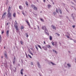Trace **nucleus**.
<instances>
[{"mask_svg":"<svg viewBox=\"0 0 76 76\" xmlns=\"http://www.w3.org/2000/svg\"><path fill=\"white\" fill-rule=\"evenodd\" d=\"M59 10V12H60V13L61 14L62 13V12H61V10L59 9L58 10Z\"/></svg>","mask_w":76,"mask_h":76,"instance_id":"obj_25","label":"nucleus"},{"mask_svg":"<svg viewBox=\"0 0 76 76\" xmlns=\"http://www.w3.org/2000/svg\"><path fill=\"white\" fill-rule=\"evenodd\" d=\"M34 10H37V7H36L35 6L34 7Z\"/></svg>","mask_w":76,"mask_h":76,"instance_id":"obj_29","label":"nucleus"},{"mask_svg":"<svg viewBox=\"0 0 76 76\" xmlns=\"http://www.w3.org/2000/svg\"><path fill=\"white\" fill-rule=\"evenodd\" d=\"M66 36L68 38H70V37H69V36H67L66 35Z\"/></svg>","mask_w":76,"mask_h":76,"instance_id":"obj_45","label":"nucleus"},{"mask_svg":"<svg viewBox=\"0 0 76 76\" xmlns=\"http://www.w3.org/2000/svg\"><path fill=\"white\" fill-rule=\"evenodd\" d=\"M75 25H73V26H72V28H75Z\"/></svg>","mask_w":76,"mask_h":76,"instance_id":"obj_41","label":"nucleus"},{"mask_svg":"<svg viewBox=\"0 0 76 76\" xmlns=\"http://www.w3.org/2000/svg\"><path fill=\"white\" fill-rule=\"evenodd\" d=\"M14 27L15 28L16 30H17V31H18V30L19 29H18V26H16V25H15L14 26Z\"/></svg>","mask_w":76,"mask_h":76,"instance_id":"obj_11","label":"nucleus"},{"mask_svg":"<svg viewBox=\"0 0 76 76\" xmlns=\"http://www.w3.org/2000/svg\"><path fill=\"white\" fill-rule=\"evenodd\" d=\"M9 30L7 31L6 33L7 35V37H9Z\"/></svg>","mask_w":76,"mask_h":76,"instance_id":"obj_16","label":"nucleus"},{"mask_svg":"<svg viewBox=\"0 0 76 76\" xmlns=\"http://www.w3.org/2000/svg\"><path fill=\"white\" fill-rule=\"evenodd\" d=\"M15 23H17V22H16V20L15 21Z\"/></svg>","mask_w":76,"mask_h":76,"instance_id":"obj_52","label":"nucleus"},{"mask_svg":"<svg viewBox=\"0 0 76 76\" xmlns=\"http://www.w3.org/2000/svg\"><path fill=\"white\" fill-rule=\"evenodd\" d=\"M18 14H19V12H18Z\"/></svg>","mask_w":76,"mask_h":76,"instance_id":"obj_62","label":"nucleus"},{"mask_svg":"<svg viewBox=\"0 0 76 76\" xmlns=\"http://www.w3.org/2000/svg\"><path fill=\"white\" fill-rule=\"evenodd\" d=\"M37 26V28H38V30H39V31L40 29H39V26Z\"/></svg>","mask_w":76,"mask_h":76,"instance_id":"obj_33","label":"nucleus"},{"mask_svg":"<svg viewBox=\"0 0 76 76\" xmlns=\"http://www.w3.org/2000/svg\"><path fill=\"white\" fill-rule=\"evenodd\" d=\"M4 33V31H1V34H3Z\"/></svg>","mask_w":76,"mask_h":76,"instance_id":"obj_46","label":"nucleus"},{"mask_svg":"<svg viewBox=\"0 0 76 76\" xmlns=\"http://www.w3.org/2000/svg\"><path fill=\"white\" fill-rule=\"evenodd\" d=\"M26 57L27 58H28V56L27 55H26Z\"/></svg>","mask_w":76,"mask_h":76,"instance_id":"obj_55","label":"nucleus"},{"mask_svg":"<svg viewBox=\"0 0 76 76\" xmlns=\"http://www.w3.org/2000/svg\"><path fill=\"white\" fill-rule=\"evenodd\" d=\"M35 47L37 49V51H38V48L37 47V45H35Z\"/></svg>","mask_w":76,"mask_h":76,"instance_id":"obj_24","label":"nucleus"},{"mask_svg":"<svg viewBox=\"0 0 76 76\" xmlns=\"http://www.w3.org/2000/svg\"><path fill=\"white\" fill-rule=\"evenodd\" d=\"M20 43L21 44V45H23V42L22 41H20Z\"/></svg>","mask_w":76,"mask_h":76,"instance_id":"obj_35","label":"nucleus"},{"mask_svg":"<svg viewBox=\"0 0 76 76\" xmlns=\"http://www.w3.org/2000/svg\"><path fill=\"white\" fill-rule=\"evenodd\" d=\"M16 58L14 57V61L13 62V64H15V62H16Z\"/></svg>","mask_w":76,"mask_h":76,"instance_id":"obj_7","label":"nucleus"},{"mask_svg":"<svg viewBox=\"0 0 76 76\" xmlns=\"http://www.w3.org/2000/svg\"><path fill=\"white\" fill-rule=\"evenodd\" d=\"M56 35H57L58 36H60V34H59L58 33H56Z\"/></svg>","mask_w":76,"mask_h":76,"instance_id":"obj_38","label":"nucleus"},{"mask_svg":"<svg viewBox=\"0 0 76 76\" xmlns=\"http://www.w3.org/2000/svg\"><path fill=\"white\" fill-rule=\"evenodd\" d=\"M29 53H30V54H31V55H32V56H33V54H32V53L31 52V51H30Z\"/></svg>","mask_w":76,"mask_h":76,"instance_id":"obj_36","label":"nucleus"},{"mask_svg":"<svg viewBox=\"0 0 76 76\" xmlns=\"http://www.w3.org/2000/svg\"><path fill=\"white\" fill-rule=\"evenodd\" d=\"M37 65L39 67V68H40V65H39V62H37Z\"/></svg>","mask_w":76,"mask_h":76,"instance_id":"obj_19","label":"nucleus"},{"mask_svg":"<svg viewBox=\"0 0 76 76\" xmlns=\"http://www.w3.org/2000/svg\"><path fill=\"white\" fill-rule=\"evenodd\" d=\"M7 16L8 18L12 17V13L10 12L8 13L7 14Z\"/></svg>","mask_w":76,"mask_h":76,"instance_id":"obj_4","label":"nucleus"},{"mask_svg":"<svg viewBox=\"0 0 76 76\" xmlns=\"http://www.w3.org/2000/svg\"><path fill=\"white\" fill-rule=\"evenodd\" d=\"M51 43H52L53 45V46H55V47H57V42H52Z\"/></svg>","mask_w":76,"mask_h":76,"instance_id":"obj_2","label":"nucleus"},{"mask_svg":"<svg viewBox=\"0 0 76 76\" xmlns=\"http://www.w3.org/2000/svg\"><path fill=\"white\" fill-rule=\"evenodd\" d=\"M7 25H8V23H7Z\"/></svg>","mask_w":76,"mask_h":76,"instance_id":"obj_57","label":"nucleus"},{"mask_svg":"<svg viewBox=\"0 0 76 76\" xmlns=\"http://www.w3.org/2000/svg\"><path fill=\"white\" fill-rule=\"evenodd\" d=\"M51 5L50 4H48V9H50V8H51Z\"/></svg>","mask_w":76,"mask_h":76,"instance_id":"obj_14","label":"nucleus"},{"mask_svg":"<svg viewBox=\"0 0 76 76\" xmlns=\"http://www.w3.org/2000/svg\"><path fill=\"white\" fill-rule=\"evenodd\" d=\"M26 23H27L28 24V26H30V24H29V22H28V20H26Z\"/></svg>","mask_w":76,"mask_h":76,"instance_id":"obj_20","label":"nucleus"},{"mask_svg":"<svg viewBox=\"0 0 76 76\" xmlns=\"http://www.w3.org/2000/svg\"><path fill=\"white\" fill-rule=\"evenodd\" d=\"M23 69H22L21 70H20V73L22 75H23Z\"/></svg>","mask_w":76,"mask_h":76,"instance_id":"obj_10","label":"nucleus"},{"mask_svg":"<svg viewBox=\"0 0 76 76\" xmlns=\"http://www.w3.org/2000/svg\"><path fill=\"white\" fill-rule=\"evenodd\" d=\"M72 40H73V41L74 42H76V40H74V39H71Z\"/></svg>","mask_w":76,"mask_h":76,"instance_id":"obj_40","label":"nucleus"},{"mask_svg":"<svg viewBox=\"0 0 76 76\" xmlns=\"http://www.w3.org/2000/svg\"><path fill=\"white\" fill-rule=\"evenodd\" d=\"M47 47L48 48H51V46H50V45H47Z\"/></svg>","mask_w":76,"mask_h":76,"instance_id":"obj_9","label":"nucleus"},{"mask_svg":"<svg viewBox=\"0 0 76 76\" xmlns=\"http://www.w3.org/2000/svg\"><path fill=\"white\" fill-rule=\"evenodd\" d=\"M53 4H54V2L53 3Z\"/></svg>","mask_w":76,"mask_h":76,"instance_id":"obj_61","label":"nucleus"},{"mask_svg":"<svg viewBox=\"0 0 76 76\" xmlns=\"http://www.w3.org/2000/svg\"><path fill=\"white\" fill-rule=\"evenodd\" d=\"M59 23H61V22L60 21Z\"/></svg>","mask_w":76,"mask_h":76,"instance_id":"obj_54","label":"nucleus"},{"mask_svg":"<svg viewBox=\"0 0 76 76\" xmlns=\"http://www.w3.org/2000/svg\"><path fill=\"white\" fill-rule=\"evenodd\" d=\"M41 12H41H41H40V13H41Z\"/></svg>","mask_w":76,"mask_h":76,"instance_id":"obj_64","label":"nucleus"},{"mask_svg":"<svg viewBox=\"0 0 76 76\" xmlns=\"http://www.w3.org/2000/svg\"><path fill=\"white\" fill-rule=\"evenodd\" d=\"M19 8L20 10H22V9H23V7L21 6H19Z\"/></svg>","mask_w":76,"mask_h":76,"instance_id":"obj_17","label":"nucleus"},{"mask_svg":"<svg viewBox=\"0 0 76 76\" xmlns=\"http://www.w3.org/2000/svg\"><path fill=\"white\" fill-rule=\"evenodd\" d=\"M40 20L41 21H42V22H44V19H43L41 18H40Z\"/></svg>","mask_w":76,"mask_h":76,"instance_id":"obj_31","label":"nucleus"},{"mask_svg":"<svg viewBox=\"0 0 76 76\" xmlns=\"http://www.w3.org/2000/svg\"><path fill=\"white\" fill-rule=\"evenodd\" d=\"M56 12L57 13H58V10H57V9H56Z\"/></svg>","mask_w":76,"mask_h":76,"instance_id":"obj_37","label":"nucleus"},{"mask_svg":"<svg viewBox=\"0 0 76 76\" xmlns=\"http://www.w3.org/2000/svg\"><path fill=\"white\" fill-rule=\"evenodd\" d=\"M13 16L14 18H15L16 17V13H14L13 14Z\"/></svg>","mask_w":76,"mask_h":76,"instance_id":"obj_22","label":"nucleus"},{"mask_svg":"<svg viewBox=\"0 0 76 76\" xmlns=\"http://www.w3.org/2000/svg\"><path fill=\"white\" fill-rule=\"evenodd\" d=\"M22 14L25 16V13H24V12H22Z\"/></svg>","mask_w":76,"mask_h":76,"instance_id":"obj_43","label":"nucleus"},{"mask_svg":"<svg viewBox=\"0 0 76 76\" xmlns=\"http://www.w3.org/2000/svg\"><path fill=\"white\" fill-rule=\"evenodd\" d=\"M1 35H0V43H1Z\"/></svg>","mask_w":76,"mask_h":76,"instance_id":"obj_23","label":"nucleus"},{"mask_svg":"<svg viewBox=\"0 0 76 76\" xmlns=\"http://www.w3.org/2000/svg\"><path fill=\"white\" fill-rule=\"evenodd\" d=\"M8 3V1H7L6 3H5V4L7 5V4Z\"/></svg>","mask_w":76,"mask_h":76,"instance_id":"obj_42","label":"nucleus"},{"mask_svg":"<svg viewBox=\"0 0 76 76\" xmlns=\"http://www.w3.org/2000/svg\"><path fill=\"white\" fill-rule=\"evenodd\" d=\"M25 76H27L26 75H25Z\"/></svg>","mask_w":76,"mask_h":76,"instance_id":"obj_60","label":"nucleus"},{"mask_svg":"<svg viewBox=\"0 0 76 76\" xmlns=\"http://www.w3.org/2000/svg\"><path fill=\"white\" fill-rule=\"evenodd\" d=\"M53 52L55 53H56V54H57L58 53H57V51L54 50H53Z\"/></svg>","mask_w":76,"mask_h":76,"instance_id":"obj_18","label":"nucleus"},{"mask_svg":"<svg viewBox=\"0 0 76 76\" xmlns=\"http://www.w3.org/2000/svg\"><path fill=\"white\" fill-rule=\"evenodd\" d=\"M21 29H24V28L23 27V26H21Z\"/></svg>","mask_w":76,"mask_h":76,"instance_id":"obj_27","label":"nucleus"},{"mask_svg":"<svg viewBox=\"0 0 76 76\" xmlns=\"http://www.w3.org/2000/svg\"><path fill=\"white\" fill-rule=\"evenodd\" d=\"M10 18V19H12V18L11 17H9Z\"/></svg>","mask_w":76,"mask_h":76,"instance_id":"obj_50","label":"nucleus"},{"mask_svg":"<svg viewBox=\"0 0 76 76\" xmlns=\"http://www.w3.org/2000/svg\"><path fill=\"white\" fill-rule=\"evenodd\" d=\"M11 9H10V7H9V8L8 9V10L7 11V13H10V10Z\"/></svg>","mask_w":76,"mask_h":76,"instance_id":"obj_12","label":"nucleus"},{"mask_svg":"<svg viewBox=\"0 0 76 76\" xmlns=\"http://www.w3.org/2000/svg\"><path fill=\"white\" fill-rule=\"evenodd\" d=\"M35 7V5H31V7H32V8H34Z\"/></svg>","mask_w":76,"mask_h":76,"instance_id":"obj_28","label":"nucleus"},{"mask_svg":"<svg viewBox=\"0 0 76 76\" xmlns=\"http://www.w3.org/2000/svg\"><path fill=\"white\" fill-rule=\"evenodd\" d=\"M4 48H5V47H4Z\"/></svg>","mask_w":76,"mask_h":76,"instance_id":"obj_63","label":"nucleus"},{"mask_svg":"<svg viewBox=\"0 0 76 76\" xmlns=\"http://www.w3.org/2000/svg\"><path fill=\"white\" fill-rule=\"evenodd\" d=\"M26 35L27 38H28V37H29V36H28V33H26Z\"/></svg>","mask_w":76,"mask_h":76,"instance_id":"obj_32","label":"nucleus"},{"mask_svg":"<svg viewBox=\"0 0 76 76\" xmlns=\"http://www.w3.org/2000/svg\"><path fill=\"white\" fill-rule=\"evenodd\" d=\"M28 56L29 57H30V58H32V57H31V56H30V55H29V54H28Z\"/></svg>","mask_w":76,"mask_h":76,"instance_id":"obj_34","label":"nucleus"},{"mask_svg":"<svg viewBox=\"0 0 76 76\" xmlns=\"http://www.w3.org/2000/svg\"><path fill=\"white\" fill-rule=\"evenodd\" d=\"M67 66L69 67V68H70L71 67V64L68 63L67 64Z\"/></svg>","mask_w":76,"mask_h":76,"instance_id":"obj_8","label":"nucleus"},{"mask_svg":"<svg viewBox=\"0 0 76 76\" xmlns=\"http://www.w3.org/2000/svg\"><path fill=\"white\" fill-rule=\"evenodd\" d=\"M37 46H38V47H39V48H40V49H42V48H41V46L38 45H37Z\"/></svg>","mask_w":76,"mask_h":76,"instance_id":"obj_30","label":"nucleus"},{"mask_svg":"<svg viewBox=\"0 0 76 76\" xmlns=\"http://www.w3.org/2000/svg\"><path fill=\"white\" fill-rule=\"evenodd\" d=\"M52 28H53V29H55L56 30V27L54 26V25H52L51 26Z\"/></svg>","mask_w":76,"mask_h":76,"instance_id":"obj_13","label":"nucleus"},{"mask_svg":"<svg viewBox=\"0 0 76 76\" xmlns=\"http://www.w3.org/2000/svg\"><path fill=\"white\" fill-rule=\"evenodd\" d=\"M53 14L54 15H56V12H54L53 13Z\"/></svg>","mask_w":76,"mask_h":76,"instance_id":"obj_47","label":"nucleus"},{"mask_svg":"<svg viewBox=\"0 0 76 76\" xmlns=\"http://www.w3.org/2000/svg\"><path fill=\"white\" fill-rule=\"evenodd\" d=\"M34 29H36V28H34Z\"/></svg>","mask_w":76,"mask_h":76,"instance_id":"obj_59","label":"nucleus"},{"mask_svg":"<svg viewBox=\"0 0 76 76\" xmlns=\"http://www.w3.org/2000/svg\"><path fill=\"white\" fill-rule=\"evenodd\" d=\"M40 75V76H41V75Z\"/></svg>","mask_w":76,"mask_h":76,"instance_id":"obj_58","label":"nucleus"},{"mask_svg":"<svg viewBox=\"0 0 76 76\" xmlns=\"http://www.w3.org/2000/svg\"><path fill=\"white\" fill-rule=\"evenodd\" d=\"M49 39L50 41L52 40V39H53V37H52V36H49Z\"/></svg>","mask_w":76,"mask_h":76,"instance_id":"obj_15","label":"nucleus"},{"mask_svg":"<svg viewBox=\"0 0 76 76\" xmlns=\"http://www.w3.org/2000/svg\"><path fill=\"white\" fill-rule=\"evenodd\" d=\"M75 62L76 63V58H75Z\"/></svg>","mask_w":76,"mask_h":76,"instance_id":"obj_49","label":"nucleus"},{"mask_svg":"<svg viewBox=\"0 0 76 76\" xmlns=\"http://www.w3.org/2000/svg\"><path fill=\"white\" fill-rule=\"evenodd\" d=\"M31 65H33V63H31Z\"/></svg>","mask_w":76,"mask_h":76,"instance_id":"obj_56","label":"nucleus"},{"mask_svg":"<svg viewBox=\"0 0 76 76\" xmlns=\"http://www.w3.org/2000/svg\"><path fill=\"white\" fill-rule=\"evenodd\" d=\"M75 14H72V18L73 20L74 21H75Z\"/></svg>","mask_w":76,"mask_h":76,"instance_id":"obj_5","label":"nucleus"},{"mask_svg":"<svg viewBox=\"0 0 76 76\" xmlns=\"http://www.w3.org/2000/svg\"><path fill=\"white\" fill-rule=\"evenodd\" d=\"M66 19H68V20H69V18H68V17H66Z\"/></svg>","mask_w":76,"mask_h":76,"instance_id":"obj_48","label":"nucleus"},{"mask_svg":"<svg viewBox=\"0 0 76 76\" xmlns=\"http://www.w3.org/2000/svg\"><path fill=\"white\" fill-rule=\"evenodd\" d=\"M42 29L43 30H44L46 34H48V30H47V28H46V27L45 26H42Z\"/></svg>","mask_w":76,"mask_h":76,"instance_id":"obj_1","label":"nucleus"},{"mask_svg":"<svg viewBox=\"0 0 76 76\" xmlns=\"http://www.w3.org/2000/svg\"><path fill=\"white\" fill-rule=\"evenodd\" d=\"M7 14V12H5L4 13L2 17V19H4V18H5L6 15Z\"/></svg>","mask_w":76,"mask_h":76,"instance_id":"obj_3","label":"nucleus"},{"mask_svg":"<svg viewBox=\"0 0 76 76\" xmlns=\"http://www.w3.org/2000/svg\"><path fill=\"white\" fill-rule=\"evenodd\" d=\"M50 63H51V64H53V65H54V64L52 62H51Z\"/></svg>","mask_w":76,"mask_h":76,"instance_id":"obj_44","label":"nucleus"},{"mask_svg":"<svg viewBox=\"0 0 76 76\" xmlns=\"http://www.w3.org/2000/svg\"><path fill=\"white\" fill-rule=\"evenodd\" d=\"M44 44H45V41H44Z\"/></svg>","mask_w":76,"mask_h":76,"instance_id":"obj_53","label":"nucleus"},{"mask_svg":"<svg viewBox=\"0 0 76 76\" xmlns=\"http://www.w3.org/2000/svg\"><path fill=\"white\" fill-rule=\"evenodd\" d=\"M5 57H6V58H7V56L6 54L5 55Z\"/></svg>","mask_w":76,"mask_h":76,"instance_id":"obj_39","label":"nucleus"},{"mask_svg":"<svg viewBox=\"0 0 76 76\" xmlns=\"http://www.w3.org/2000/svg\"><path fill=\"white\" fill-rule=\"evenodd\" d=\"M43 48L44 49V50H47V48L46 47H43Z\"/></svg>","mask_w":76,"mask_h":76,"instance_id":"obj_21","label":"nucleus"},{"mask_svg":"<svg viewBox=\"0 0 76 76\" xmlns=\"http://www.w3.org/2000/svg\"><path fill=\"white\" fill-rule=\"evenodd\" d=\"M28 2H26V6H27V7H28L29 6V5H28Z\"/></svg>","mask_w":76,"mask_h":76,"instance_id":"obj_26","label":"nucleus"},{"mask_svg":"<svg viewBox=\"0 0 76 76\" xmlns=\"http://www.w3.org/2000/svg\"><path fill=\"white\" fill-rule=\"evenodd\" d=\"M3 65L5 66V67H7V64L6 63H2V66H3Z\"/></svg>","mask_w":76,"mask_h":76,"instance_id":"obj_6","label":"nucleus"},{"mask_svg":"<svg viewBox=\"0 0 76 76\" xmlns=\"http://www.w3.org/2000/svg\"><path fill=\"white\" fill-rule=\"evenodd\" d=\"M43 2L45 3V0H43Z\"/></svg>","mask_w":76,"mask_h":76,"instance_id":"obj_51","label":"nucleus"}]
</instances>
